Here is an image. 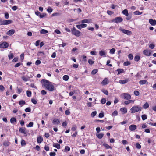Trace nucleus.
<instances>
[{"label": "nucleus", "instance_id": "1", "mask_svg": "<svg viewBox=\"0 0 156 156\" xmlns=\"http://www.w3.org/2000/svg\"><path fill=\"white\" fill-rule=\"evenodd\" d=\"M41 82L42 84V86L45 87L48 90L51 91H54V87L51 82L45 79H42Z\"/></svg>", "mask_w": 156, "mask_h": 156}, {"label": "nucleus", "instance_id": "2", "mask_svg": "<svg viewBox=\"0 0 156 156\" xmlns=\"http://www.w3.org/2000/svg\"><path fill=\"white\" fill-rule=\"evenodd\" d=\"M142 109V108L140 106L136 105L133 106L131 109V113H134L138 112L140 111Z\"/></svg>", "mask_w": 156, "mask_h": 156}, {"label": "nucleus", "instance_id": "3", "mask_svg": "<svg viewBox=\"0 0 156 156\" xmlns=\"http://www.w3.org/2000/svg\"><path fill=\"white\" fill-rule=\"evenodd\" d=\"M72 34L76 37H79L81 35V33L76 30L75 27H73L71 30Z\"/></svg>", "mask_w": 156, "mask_h": 156}, {"label": "nucleus", "instance_id": "4", "mask_svg": "<svg viewBox=\"0 0 156 156\" xmlns=\"http://www.w3.org/2000/svg\"><path fill=\"white\" fill-rule=\"evenodd\" d=\"M121 97L122 98L124 99L129 100L130 99L131 97L130 94L128 93H124L120 95Z\"/></svg>", "mask_w": 156, "mask_h": 156}, {"label": "nucleus", "instance_id": "5", "mask_svg": "<svg viewBox=\"0 0 156 156\" xmlns=\"http://www.w3.org/2000/svg\"><path fill=\"white\" fill-rule=\"evenodd\" d=\"M123 21V19L121 17H117L112 20V22H115L116 23H121Z\"/></svg>", "mask_w": 156, "mask_h": 156}, {"label": "nucleus", "instance_id": "6", "mask_svg": "<svg viewBox=\"0 0 156 156\" xmlns=\"http://www.w3.org/2000/svg\"><path fill=\"white\" fill-rule=\"evenodd\" d=\"M120 30L123 33L126 34L127 35H130L132 34V32L131 31L126 30L123 28H120Z\"/></svg>", "mask_w": 156, "mask_h": 156}, {"label": "nucleus", "instance_id": "7", "mask_svg": "<svg viewBox=\"0 0 156 156\" xmlns=\"http://www.w3.org/2000/svg\"><path fill=\"white\" fill-rule=\"evenodd\" d=\"M8 46L9 44L6 42H4L0 44V48H6Z\"/></svg>", "mask_w": 156, "mask_h": 156}, {"label": "nucleus", "instance_id": "8", "mask_svg": "<svg viewBox=\"0 0 156 156\" xmlns=\"http://www.w3.org/2000/svg\"><path fill=\"white\" fill-rule=\"evenodd\" d=\"M87 26V24L82 23L81 24L76 25V27L78 29H81L82 28L86 27Z\"/></svg>", "mask_w": 156, "mask_h": 156}, {"label": "nucleus", "instance_id": "9", "mask_svg": "<svg viewBox=\"0 0 156 156\" xmlns=\"http://www.w3.org/2000/svg\"><path fill=\"white\" fill-rule=\"evenodd\" d=\"M109 83L108 80L107 78H105L101 82V83L103 85H106Z\"/></svg>", "mask_w": 156, "mask_h": 156}, {"label": "nucleus", "instance_id": "10", "mask_svg": "<svg viewBox=\"0 0 156 156\" xmlns=\"http://www.w3.org/2000/svg\"><path fill=\"white\" fill-rule=\"evenodd\" d=\"M15 31L13 29L10 30L7 32V35L9 36H11L13 35L15 33Z\"/></svg>", "mask_w": 156, "mask_h": 156}, {"label": "nucleus", "instance_id": "11", "mask_svg": "<svg viewBox=\"0 0 156 156\" xmlns=\"http://www.w3.org/2000/svg\"><path fill=\"white\" fill-rule=\"evenodd\" d=\"M136 126L135 125H131L129 127V129L131 131H134L136 128Z\"/></svg>", "mask_w": 156, "mask_h": 156}, {"label": "nucleus", "instance_id": "12", "mask_svg": "<svg viewBox=\"0 0 156 156\" xmlns=\"http://www.w3.org/2000/svg\"><path fill=\"white\" fill-rule=\"evenodd\" d=\"M60 122L59 120L57 119H54L52 121V123L56 125H58Z\"/></svg>", "mask_w": 156, "mask_h": 156}, {"label": "nucleus", "instance_id": "13", "mask_svg": "<svg viewBox=\"0 0 156 156\" xmlns=\"http://www.w3.org/2000/svg\"><path fill=\"white\" fill-rule=\"evenodd\" d=\"M149 23L152 25L154 26L156 24V21L152 19L149 20Z\"/></svg>", "mask_w": 156, "mask_h": 156}, {"label": "nucleus", "instance_id": "14", "mask_svg": "<svg viewBox=\"0 0 156 156\" xmlns=\"http://www.w3.org/2000/svg\"><path fill=\"white\" fill-rule=\"evenodd\" d=\"M143 53L144 54L147 56H150L151 55V53L150 51H148L147 50H145L143 51Z\"/></svg>", "mask_w": 156, "mask_h": 156}, {"label": "nucleus", "instance_id": "15", "mask_svg": "<svg viewBox=\"0 0 156 156\" xmlns=\"http://www.w3.org/2000/svg\"><path fill=\"white\" fill-rule=\"evenodd\" d=\"M91 20L86 19L82 20L81 21V23L83 24L84 23H89L91 22Z\"/></svg>", "mask_w": 156, "mask_h": 156}, {"label": "nucleus", "instance_id": "16", "mask_svg": "<svg viewBox=\"0 0 156 156\" xmlns=\"http://www.w3.org/2000/svg\"><path fill=\"white\" fill-rule=\"evenodd\" d=\"M26 128H21L19 129V132L24 134H26Z\"/></svg>", "mask_w": 156, "mask_h": 156}, {"label": "nucleus", "instance_id": "17", "mask_svg": "<svg viewBox=\"0 0 156 156\" xmlns=\"http://www.w3.org/2000/svg\"><path fill=\"white\" fill-rule=\"evenodd\" d=\"M129 80L128 79L120 80L119 81V83L120 84H124L126 83Z\"/></svg>", "mask_w": 156, "mask_h": 156}, {"label": "nucleus", "instance_id": "18", "mask_svg": "<svg viewBox=\"0 0 156 156\" xmlns=\"http://www.w3.org/2000/svg\"><path fill=\"white\" fill-rule=\"evenodd\" d=\"M10 122L12 124H14V123L16 124L17 122V120L16 118L14 117H12L10 119Z\"/></svg>", "mask_w": 156, "mask_h": 156}, {"label": "nucleus", "instance_id": "19", "mask_svg": "<svg viewBox=\"0 0 156 156\" xmlns=\"http://www.w3.org/2000/svg\"><path fill=\"white\" fill-rule=\"evenodd\" d=\"M37 140L38 143H41L42 142L43 140V139L41 136H39L37 137Z\"/></svg>", "mask_w": 156, "mask_h": 156}, {"label": "nucleus", "instance_id": "20", "mask_svg": "<svg viewBox=\"0 0 156 156\" xmlns=\"http://www.w3.org/2000/svg\"><path fill=\"white\" fill-rule=\"evenodd\" d=\"M10 144V142L7 140L3 142V145L5 147L9 146Z\"/></svg>", "mask_w": 156, "mask_h": 156}, {"label": "nucleus", "instance_id": "21", "mask_svg": "<svg viewBox=\"0 0 156 156\" xmlns=\"http://www.w3.org/2000/svg\"><path fill=\"white\" fill-rule=\"evenodd\" d=\"M102 145L105 147L106 149H112V147L111 146L105 143H103Z\"/></svg>", "mask_w": 156, "mask_h": 156}, {"label": "nucleus", "instance_id": "22", "mask_svg": "<svg viewBox=\"0 0 156 156\" xmlns=\"http://www.w3.org/2000/svg\"><path fill=\"white\" fill-rule=\"evenodd\" d=\"M122 13L126 16H129L128 11L127 9H125L122 11Z\"/></svg>", "mask_w": 156, "mask_h": 156}, {"label": "nucleus", "instance_id": "23", "mask_svg": "<svg viewBox=\"0 0 156 156\" xmlns=\"http://www.w3.org/2000/svg\"><path fill=\"white\" fill-rule=\"evenodd\" d=\"M53 146L58 149L60 148V145L58 143H54L53 144Z\"/></svg>", "mask_w": 156, "mask_h": 156}, {"label": "nucleus", "instance_id": "24", "mask_svg": "<svg viewBox=\"0 0 156 156\" xmlns=\"http://www.w3.org/2000/svg\"><path fill=\"white\" fill-rule=\"evenodd\" d=\"M139 83L140 85H143L144 84H145L147 83V84L148 82L146 80H140L139 82Z\"/></svg>", "mask_w": 156, "mask_h": 156}, {"label": "nucleus", "instance_id": "25", "mask_svg": "<svg viewBox=\"0 0 156 156\" xmlns=\"http://www.w3.org/2000/svg\"><path fill=\"white\" fill-rule=\"evenodd\" d=\"M120 110L121 111L122 114L126 113L127 112V110L125 108H121L120 109Z\"/></svg>", "mask_w": 156, "mask_h": 156}, {"label": "nucleus", "instance_id": "26", "mask_svg": "<svg viewBox=\"0 0 156 156\" xmlns=\"http://www.w3.org/2000/svg\"><path fill=\"white\" fill-rule=\"evenodd\" d=\"M117 71H118V74H119L120 73H123L124 72V69H117Z\"/></svg>", "mask_w": 156, "mask_h": 156}, {"label": "nucleus", "instance_id": "27", "mask_svg": "<svg viewBox=\"0 0 156 156\" xmlns=\"http://www.w3.org/2000/svg\"><path fill=\"white\" fill-rule=\"evenodd\" d=\"M19 104L21 107H22L25 104V102L23 100H20L19 101Z\"/></svg>", "mask_w": 156, "mask_h": 156}, {"label": "nucleus", "instance_id": "28", "mask_svg": "<svg viewBox=\"0 0 156 156\" xmlns=\"http://www.w3.org/2000/svg\"><path fill=\"white\" fill-rule=\"evenodd\" d=\"M48 33V31L46 30H45V29H42L40 31V33L41 34H46V33Z\"/></svg>", "mask_w": 156, "mask_h": 156}, {"label": "nucleus", "instance_id": "29", "mask_svg": "<svg viewBox=\"0 0 156 156\" xmlns=\"http://www.w3.org/2000/svg\"><path fill=\"white\" fill-rule=\"evenodd\" d=\"M99 54L100 56H102L105 55L106 52L105 51L103 50H101V51H99Z\"/></svg>", "mask_w": 156, "mask_h": 156}, {"label": "nucleus", "instance_id": "30", "mask_svg": "<svg viewBox=\"0 0 156 156\" xmlns=\"http://www.w3.org/2000/svg\"><path fill=\"white\" fill-rule=\"evenodd\" d=\"M140 59V57L138 55L136 56L134 58V60L135 61H138Z\"/></svg>", "mask_w": 156, "mask_h": 156}, {"label": "nucleus", "instance_id": "31", "mask_svg": "<svg viewBox=\"0 0 156 156\" xmlns=\"http://www.w3.org/2000/svg\"><path fill=\"white\" fill-rule=\"evenodd\" d=\"M149 107V105L147 102H146L143 105V108L145 109H146L147 108Z\"/></svg>", "mask_w": 156, "mask_h": 156}, {"label": "nucleus", "instance_id": "32", "mask_svg": "<svg viewBox=\"0 0 156 156\" xmlns=\"http://www.w3.org/2000/svg\"><path fill=\"white\" fill-rule=\"evenodd\" d=\"M69 78L68 76L67 75H64L63 77V79L65 81H67Z\"/></svg>", "mask_w": 156, "mask_h": 156}, {"label": "nucleus", "instance_id": "33", "mask_svg": "<svg viewBox=\"0 0 156 156\" xmlns=\"http://www.w3.org/2000/svg\"><path fill=\"white\" fill-rule=\"evenodd\" d=\"M142 12H140L139 11H136L133 12V14L135 15H140L142 14Z\"/></svg>", "mask_w": 156, "mask_h": 156}, {"label": "nucleus", "instance_id": "34", "mask_svg": "<svg viewBox=\"0 0 156 156\" xmlns=\"http://www.w3.org/2000/svg\"><path fill=\"white\" fill-rule=\"evenodd\" d=\"M104 136V134L102 133H100L97 135V137L99 139L102 138Z\"/></svg>", "mask_w": 156, "mask_h": 156}, {"label": "nucleus", "instance_id": "35", "mask_svg": "<svg viewBox=\"0 0 156 156\" xmlns=\"http://www.w3.org/2000/svg\"><path fill=\"white\" fill-rule=\"evenodd\" d=\"M0 23L2 25H6V20L2 21L1 19H0Z\"/></svg>", "mask_w": 156, "mask_h": 156}, {"label": "nucleus", "instance_id": "36", "mask_svg": "<svg viewBox=\"0 0 156 156\" xmlns=\"http://www.w3.org/2000/svg\"><path fill=\"white\" fill-rule=\"evenodd\" d=\"M26 94L27 96L28 97H30L31 96V91L28 90L26 91Z\"/></svg>", "mask_w": 156, "mask_h": 156}, {"label": "nucleus", "instance_id": "37", "mask_svg": "<svg viewBox=\"0 0 156 156\" xmlns=\"http://www.w3.org/2000/svg\"><path fill=\"white\" fill-rule=\"evenodd\" d=\"M142 119L143 120H144L146 119L147 118V116L145 114L143 115H142Z\"/></svg>", "mask_w": 156, "mask_h": 156}, {"label": "nucleus", "instance_id": "38", "mask_svg": "<svg viewBox=\"0 0 156 156\" xmlns=\"http://www.w3.org/2000/svg\"><path fill=\"white\" fill-rule=\"evenodd\" d=\"M98 70L97 69H95L93 70L91 74L93 75H95L98 72Z\"/></svg>", "mask_w": 156, "mask_h": 156}, {"label": "nucleus", "instance_id": "39", "mask_svg": "<svg viewBox=\"0 0 156 156\" xmlns=\"http://www.w3.org/2000/svg\"><path fill=\"white\" fill-rule=\"evenodd\" d=\"M128 57L129 58V59L130 60H132L133 59V55L131 54H129L128 55Z\"/></svg>", "mask_w": 156, "mask_h": 156}, {"label": "nucleus", "instance_id": "40", "mask_svg": "<svg viewBox=\"0 0 156 156\" xmlns=\"http://www.w3.org/2000/svg\"><path fill=\"white\" fill-rule=\"evenodd\" d=\"M106 101V100L105 98H103L102 99L101 101V103L102 104H105Z\"/></svg>", "mask_w": 156, "mask_h": 156}, {"label": "nucleus", "instance_id": "41", "mask_svg": "<svg viewBox=\"0 0 156 156\" xmlns=\"http://www.w3.org/2000/svg\"><path fill=\"white\" fill-rule=\"evenodd\" d=\"M53 10L52 9L51 7H48L47 9V11L49 13H51Z\"/></svg>", "mask_w": 156, "mask_h": 156}, {"label": "nucleus", "instance_id": "42", "mask_svg": "<svg viewBox=\"0 0 156 156\" xmlns=\"http://www.w3.org/2000/svg\"><path fill=\"white\" fill-rule=\"evenodd\" d=\"M26 144V143L25 141L23 140H22L21 141V146H23L25 145Z\"/></svg>", "mask_w": 156, "mask_h": 156}, {"label": "nucleus", "instance_id": "43", "mask_svg": "<svg viewBox=\"0 0 156 156\" xmlns=\"http://www.w3.org/2000/svg\"><path fill=\"white\" fill-rule=\"evenodd\" d=\"M33 123L32 122H30L29 123L27 126V127H31L33 126Z\"/></svg>", "mask_w": 156, "mask_h": 156}, {"label": "nucleus", "instance_id": "44", "mask_svg": "<svg viewBox=\"0 0 156 156\" xmlns=\"http://www.w3.org/2000/svg\"><path fill=\"white\" fill-rule=\"evenodd\" d=\"M118 115V112L117 111L115 110L113 112L112 114V115L113 116H115L117 115Z\"/></svg>", "mask_w": 156, "mask_h": 156}, {"label": "nucleus", "instance_id": "45", "mask_svg": "<svg viewBox=\"0 0 156 156\" xmlns=\"http://www.w3.org/2000/svg\"><path fill=\"white\" fill-rule=\"evenodd\" d=\"M115 48H112L110 49V53L111 54H113L114 53L115 51Z\"/></svg>", "mask_w": 156, "mask_h": 156}, {"label": "nucleus", "instance_id": "46", "mask_svg": "<svg viewBox=\"0 0 156 156\" xmlns=\"http://www.w3.org/2000/svg\"><path fill=\"white\" fill-rule=\"evenodd\" d=\"M136 147L138 149H140L141 148V146L138 143L136 144Z\"/></svg>", "mask_w": 156, "mask_h": 156}, {"label": "nucleus", "instance_id": "47", "mask_svg": "<svg viewBox=\"0 0 156 156\" xmlns=\"http://www.w3.org/2000/svg\"><path fill=\"white\" fill-rule=\"evenodd\" d=\"M97 113L96 111H94L92 112L91 114V116L92 117H94L95 116Z\"/></svg>", "mask_w": 156, "mask_h": 156}, {"label": "nucleus", "instance_id": "48", "mask_svg": "<svg viewBox=\"0 0 156 156\" xmlns=\"http://www.w3.org/2000/svg\"><path fill=\"white\" fill-rule=\"evenodd\" d=\"M70 148L69 147H68V146H65V151H70Z\"/></svg>", "mask_w": 156, "mask_h": 156}, {"label": "nucleus", "instance_id": "49", "mask_svg": "<svg viewBox=\"0 0 156 156\" xmlns=\"http://www.w3.org/2000/svg\"><path fill=\"white\" fill-rule=\"evenodd\" d=\"M88 62L90 65H92L94 63V62L92 61L91 59H89L88 60Z\"/></svg>", "mask_w": 156, "mask_h": 156}, {"label": "nucleus", "instance_id": "50", "mask_svg": "<svg viewBox=\"0 0 156 156\" xmlns=\"http://www.w3.org/2000/svg\"><path fill=\"white\" fill-rule=\"evenodd\" d=\"M107 13L109 15H111L114 13V12L109 10H108Z\"/></svg>", "mask_w": 156, "mask_h": 156}, {"label": "nucleus", "instance_id": "51", "mask_svg": "<svg viewBox=\"0 0 156 156\" xmlns=\"http://www.w3.org/2000/svg\"><path fill=\"white\" fill-rule=\"evenodd\" d=\"M8 57H9V59H11L12 58L14 57L13 54L12 53L10 54L9 55Z\"/></svg>", "mask_w": 156, "mask_h": 156}, {"label": "nucleus", "instance_id": "52", "mask_svg": "<svg viewBox=\"0 0 156 156\" xmlns=\"http://www.w3.org/2000/svg\"><path fill=\"white\" fill-rule=\"evenodd\" d=\"M41 63V61L39 60H37L35 62V64L36 65H38L40 64Z\"/></svg>", "mask_w": 156, "mask_h": 156}, {"label": "nucleus", "instance_id": "53", "mask_svg": "<svg viewBox=\"0 0 156 156\" xmlns=\"http://www.w3.org/2000/svg\"><path fill=\"white\" fill-rule=\"evenodd\" d=\"M6 25L9 24L11 23L12 22V21L11 20H6Z\"/></svg>", "mask_w": 156, "mask_h": 156}, {"label": "nucleus", "instance_id": "54", "mask_svg": "<svg viewBox=\"0 0 156 156\" xmlns=\"http://www.w3.org/2000/svg\"><path fill=\"white\" fill-rule=\"evenodd\" d=\"M5 90V88L2 85H0V90L3 91Z\"/></svg>", "mask_w": 156, "mask_h": 156}, {"label": "nucleus", "instance_id": "55", "mask_svg": "<svg viewBox=\"0 0 156 156\" xmlns=\"http://www.w3.org/2000/svg\"><path fill=\"white\" fill-rule=\"evenodd\" d=\"M25 111L27 112H29L31 111V109L30 108H27L25 109Z\"/></svg>", "mask_w": 156, "mask_h": 156}, {"label": "nucleus", "instance_id": "56", "mask_svg": "<svg viewBox=\"0 0 156 156\" xmlns=\"http://www.w3.org/2000/svg\"><path fill=\"white\" fill-rule=\"evenodd\" d=\"M40 41L39 40L37 41L35 43V45L36 46H38L39 45V43L40 42Z\"/></svg>", "mask_w": 156, "mask_h": 156}, {"label": "nucleus", "instance_id": "57", "mask_svg": "<svg viewBox=\"0 0 156 156\" xmlns=\"http://www.w3.org/2000/svg\"><path fill=\"white\" fill-rule=\"evenodd\" d=\"M31 101L34 104H36L37 103V101L34 99H31Z\"/></svg>", "mask_w": 156, "mask_h": 156}, {"label": "nucleus", "instance_id": "58", "mask_svg": "<svg viewBox=\"0 0 156 156\" xmlns=\"http://www.w3.org/2000/svg\"><path fill=\"white\" fill-rule=\"evenodd\" d=\"M154 45L153 44H150L149 46V48L151 49H153L154 48Z\"/></svg>", "mask_w": 156, "mask_h": 156}, {"label": "nucleus", "instance_id": "59", "mask_svg": "<svg viewBox=\"0 0 156 156\" xmlns=\"http://www.w3.org/2000/svg\"><path fill=\"white\" fill-rule=\"evenodd\" d=\"M134 94L136 96H138L139 95V92L137 91H135L134 92Z\"/></svg>", "mask_w": 156, "mask_h": 156}, {"label": "nucleus", "instance_id": "60", "mask_svg": "<svg viewBox=\"0 0 156 156\" xmlns=\"http://www.w3.org/2000/svg\"><path fill=\"white\" fill-rule=\"evenodd\" d=\"M46 14L45 13H43L42 14H41L40 15V18H42L43 17H44L46 16Z\"/></svg>", "mask_w": 156, "mask_h": 156}, {"label": "nucleus", "instance_id": "61", "mask_svg": "<svg viewBox=\"0 0 156 156\" xmlns=\"http://www.w3.org/2000/svg\"><path fill=\"white\" fill-rule=\"evenodd\" d=\"M130 64V62L128 61L125 62L124 63V65L125 66H128V65H129Z\"/></svg>", "mask_w": 156, "mask_h": 156}, {"label": "nucleus", "instance_id": "62", "mask_svg": "<svg viewBox=\"0 0 156 156\" xmlns=\"http://www.w3.org/2000/svg\"><path fill=\"white\" fill-rule=\"evenodd\" d=\"M122 142L124 145H125L128 143V142L126 140H122Z\"/></svg>", "mask_w": 156, "mask_h": 156}, {"label": "nucleus", "instance_id": "63", "mask_svg": "<svg viewBox=\"0 0 156 156\" xmlns=\"http://www.w3.org/2000/svg\"><path fill=\"white\" fill-rule=\"evenodd\" d=\"M55 32L58 34H61V32L60 30L58 29H56L55 30Z\"/></svg>", "mask_w": 156, "mask_h": 156}, {"label": "nucleus", "instance_id": "64", "mask_svg": "<svg viewBox=\"0 0 156 156\" xmlns=\"http://www.w3.org/2000/svg\"><path fill=\"white\" fill-rule=\"evenodd\" d=\"M49 155L50 156H55L56 155V153L55 152H51L49 154Z\"/></svg>", "mask_w": 156, "mask_h": 156}]
</instances>
